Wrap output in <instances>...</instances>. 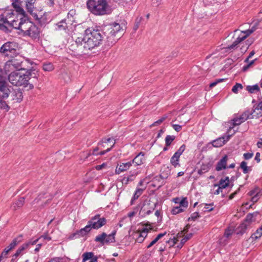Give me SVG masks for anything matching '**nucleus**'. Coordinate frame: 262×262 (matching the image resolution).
<instances>
[{"label":"nucleus","mask_w":262,"mask_h":262,"mask_svg":"<svg viewBox=\"0 0 262 262\" xmlns=\"http://www.w3.org/2000/svg\"><path fill=\"white\" fill-rule=\"evenodd\" d=\"M25 71V73L12 72L9 75L8 80L14 85L23 86L27 90H32L38 82V71L33 67Z\"/></svg>","instance_id":"obj_1"},{"label":"nucleus","mask_w":262,"mask_h":262,"mask_svg":"<svg viewBox=\"0 0 262 262\" xmlns=\"http://www.w3.org/2000/svg\"><path fill=\"white\" fill-rule=\"evenodd\" d=\"M105 36L103 30L88 28L84 31L83 37H78L75 43L77 47L86 52L102 43Z\"/></svg>","instance_id":"obj_2"},{"label":"nucleus","mask_w":262,"mask_h":262,"mask_svg":"<svg viewBox=\"0 0 262 262\" xmlns=\"http://www.w3.org/2000/svg\"><path fill=\"white\" fill-rule=\"evenodd\" d=\"M103 31L108 46H112L121 37L124 29L119 24L115 22L105 26Z\"/></svg>","instance_id":"obj_3"},{"label":"nucleus","mask_w":262,"mask_h":262,"mask_svg":"<svg viewBox=\"0 0 262 262\" xmlns=\"http://www.w3.org/2000/svg\"><path fill=\"white\" fill-rule=\"evenodd\" d=\"M17 29L24 36H28L33 40L39 39L40 37V29L28 19H21Z\"/></svg>","instance_id":"obj_4"},{"label":"nucleus","mask_w":262,"mask_h":262,"mask_svg":"<svg viewBox=\"0 0 262 262\" xmlns=\"http://www.w3.org/2000/svg\"><path fill=\"white\" fill-rule=\"evenodd\" d=\"M86 6L89 11L97 16L107 14L109 5L106 0H88Z\"/></svg>","instance_id":"obj_5"},{"label":"nucleus","mask_w":262,"mask_h":262,"mask_svg":"<svg viewBox=\"0 0 262 262\" xmlns=\"http://www.w3.org/2000/svg\"><path fill=\"white\" fill-rule=\"evenodd\" d=\"M11 86L5 80H0V109L9 110L10 107L5 101L10 95Z\"/></svg>","instance_id":"obj_6"},{"label":"nucleus","mask_w":262,"mask_h":262,"mask_svg":"<svg viewBox=\"0 0 262 262\" xmlns=\"http://www.w3.org/2000/svg\"><path fill=\"white\" fill-rule=\"evenodd\" d=\"M116 230H114L110 234H107L105 232L102 233L96 236L95 241L96 242H99L101 245L105 244L108 245L111 243L115 242V235L116 234Z\"/></svg>","instance_id":"obj_7"},{"label":"nucleus","mask_w":262,"mask_h":262,"mask_svg":"<svg viewBox=\"0 0 262 262\" xmlns=\"http://www.w3.org/2000/svg\"><path fill=\"white\" fill-rule=\"evenodd\" d=\"M17 45L14 42L8 41L5 43L0 48V52L6 55L14 54L16 51Z\"/></svg>","instance_id":"obj_8"},{"label":"nucleus","mask_w":262,"mask_h":262,"mask_svg":"<svg viewBox=\"0 0 262 262\" xmlns=\"http://www.w3.org/2000/svg\"><path fill=\"white\" fill-rule=\"evenodd\" d=\"M89 222L93 229H98L106 224V220L104 217H100V214H96Z\"/></svg>","instance_id":"obj_9"},{"label":"nucleus","mask_w":262,"mask_h":262,"mask_svg":"<svg viewBox=\"0 0 262 262\" xmlns=\"http://www.w3.org/2000/svg\"><path fill=\"white\" fill-rule=\"evenodd\" d=\"M231 136V135H229L226 136H222L221 137L218 138L217 139L208 143L207 146L210 148H211L212 147H220L223 146L227 141H228Z\"/></svg>","instance_id":"obj_10"},{"label":"nucleus","mask_w":262,"mask_h":262,"mask_svg":"<svg viewBox=\"0 0 262 262\" xmlns=\"http://www.w3.org/2000/svg\"><path fill=\"white\" fill-rule=\"evenodd\" d=\"M115 143H116V142H115V140L114 142L113 143V144L112 145H111V146L110 147L107 148L106 150H102L100 152H98V151L100 149L101 146H99L98 147H96L95 148H94L93 149L92 151L91 150H89V151H88L85 154V159L88 158L90 156H91L92 155H94V156L101 155V156H102V155H105L107 152H108L110 151H111V150L112 149V148L114 146Z\"/></svg>","instance_id":"obj_11"},{"label":"nucleus","mask_w":262,"mask_h":262,"mask_svg":"<svg viewBox=\"0 0 262 262\" xmlns=\"http://www.w3.org/2000/svg\"><path fill=\"white\" fill-rule=\"evenodd\" d=\"M12 26V24L10 23L4 15H0V30L8 33L11 31L9 27L11 28Z\"/></svg>","instance_id":"obj_12"},{"label":"nucleus","mask_w":262,"mask_h":262,"mask_svg":"<svg viewBox=\"0 0 262 262\" xmlns=\"http://www.w3.org/2000/svg\"><path fill=\"white\" fill-rule=\"evenodd\" d=\"M11 97L12 99L16 102H20L23 99V94L22 90L19 89H12V91H11Z\"/></svg>","instance_id":"obj_13"},{"label":"nucleus","mask_w":262,"mask_h":262,"mask_svg":"<svg viewBox=\"0 0 262 262\" xmlns=\"http://www.w3.org/2000/svg\"><path fill=\"white\" fill-rule=\"evenodd\" d=\"M145 153L141 151L130 161L132 165L135 164V166H140L145 162Z\"/></svg>","instance_id":"obj_14"},{"label":"nucleus","mask_w":262,"mask_h":262,"mask_svg":"<svg viewBox=\"0 0 262 262\" xmlns=\"http://www.w3.org/2000/svg\"><path fill=\"white\" fill-rule=\"evenodd\" d=\"M14 68L16 69V72L18 71H24L27 70L25 68L24 64L26 62L21 61L20 59L14 58L11 60H9Z\"/></svg>","instance_id":"obj_15"},{"label":"nucleus","mask_w":262,"mask_h":262,"mask_svg":"<svg viewBox=\"0 0 262 262\" xmlns=\"http://www.w3.org/2000/svg\"><path fill=\"white\" fill-rule=\"evenodd\" d=\"M132 165L131 161L126 163H122L118 164L115 169V173L119 174L122 172H124L129 169Z\"/></svg>","instance_id":"obj_16"},{"label":"nucleus","mask_w":262,"mask_h":262,"mask_svg":"<svg viewBox=\"0 0 262 262\" xmlns=\"http://www.w3.org/2000/svg\"><path fill=\"white\" fill-rule=\"evenodd\" d=\"M228 156L225 155L217 163L215 167L216 171H221L227 168Z\"/></svg>","instance_id":"obj_17"},{"label":"nucleus","mask_w":262,"mask_h":262,"mask_svg":"<svg viewBox=\"0 0 262 262\" xmlns=\"http://www.w3.org/2000/svg\"><path fill=\"white\" fill-rule=\"evenodd\" d=\"M138 174V172L137 171H129V174L127 177H124L122 179V183L123 184H125L127 185L129 182L133 181L136 177Z\"/></svg>","instance_id":"obj_18"},{"label":"nucleus","mask_w":262,"mask_h":262,"mask_svg":"<svg viewBox=\"0 0 262 262\" xmlns=\"http://www.w3.org/2000/svg\"><path fill=\"white\" fill-rule=\"evenodd\" d=\"M25 197H20L17 201L13 203L11 205V208L13 210H16L21 208L25 204Z\"/></svg>","instance_id":"obj_19"},{"label":"nucleus","mask_w":262,"mask_h":262,"mask_svg":"<svg viewBox=\"0 0 262 262\" xmlns=\"http://www.w3.org/2000/svg\"><path fill=\"white\" fill-rule=\"evenodd\" d=\"M56 30L57 31H66L68 29V23H67V19H62L59 22L56 24Z\"/></svg>","instance_id":"obj_20"},{"label":"nucleus","mask_w":262,"mask_h":262,"mask_svg":"<svg viewBox=\"0 0 262 262\" xmlns=\"http://www.w3.org/2000/svg\"><path fill=\"white\" fill-rule=\"evenodd\" d=\"M246 121V118H244L241 116V115L239 117L234 118L231 121L232 122V126H230L228 129V132L233 128L234 126L239 125L242 123Z\"/></svg>","instance_id":"obj_21"},{"label":"nucleus","mask_w":262,"mask_h":262,"mask_svg":"<svg viewBox=\"0 0 262 262\" xmlns=\"http://www.w3.org/2000/svg\"><path fill=\"white\" fill-rule=\"evenodd\" d=\"M47 194V193H40L38 196L34 199V200L32 202V204H34L35 203H38L40 201H41L42 199L47 198L48 197V199H47V202L50 201L52 200L53 196L50 194H49L48 196L46 195Z\"/></svg>","instance_id":"obj_22"},{"label":"nucleus","mask_w":262,"mask_h":262,"mask_svg":"<svg viewBox=\"0 0 262 262\" xmlns=\"http://www.w3.org/2000/svg\"><path fill=\"white\" fill-rule=\"evenodd\" d=\"M246 38L244 35H240L236 39V40L230 46L227 48V49L231 50L237 47V46L243 40L245 39Z\"/></svg>","instance_id":"obj_23"},{"label":"nucleus","mask_w":262,"mask_h":262,"mask_svg":"<svg viewBox=\"0 0 262 262\" xmlns=\"http://www.w3.org/2000/svg\"><path fill=\"white\" fill-rule=\"evenodd\" d=\"M85 236V234L83 232L82 230L80 229V230H76L75 232L72 233L69 237V239H73L75 238H78L81 237H84Z\"/></svg>","instance_id":"obj_24"},{"label":"nucleus","mask_w":262,"mask_h":262,"mask_svg":"<svg viewBox=\"0 0 262 262\" xmlns=\"http://www.w3.org/2000/svg\"><path fill=\"white\" fill-rule=\"evenodd\" d=\"M4 69L8 76L9 74L12 72H16V69L14 68L10 60L6 62L4 66Z\"/></svg>","instance_id":"obj_25"},{"label":"nucleus","mask_w":262,"mask_h":262,"mask_svg":"<svg viewBox=\"0 0 262 262\" xmlns=\"http://www.w3.org/2000/svg\"><path fill=\"white\" fill-rule=\"evenodd\" d=\"M180 157L177 155H173L171 158H170V164L174 167L176 168L177 167L180 166Z\"/></svg>","instance_id":"obj_26"},{"label":"nucleus","mask_w":262,"mask_h":262,"mask_svg":"<svg viewBox=\"0 0 262 262\" xmlns=\"http://www.w3.org/2000/svg\"><path fill=\"white\" fill-rule=\"evenodd\" d=\"M251 114H252V118H258L262 116V111L259 110L256 108L255 105L252 110L250 111Z\"/></svg>","instance_id":"obj_27"},{"label":"nucleus","mask_w":262,"mask_h":262,"mask_svg":"<svg viewBox=\"0 0 262 262\" xmlns=\"http://www.w3.org/2000/svg\"><path fill=\"white\" fill-rule=\"evenodd\" d=\"M144 189L137 188L132 198L130 204L133 205L134 201L139 198V197L142 194Z\"/></svg>","instance_id":"obj_28"},{"label":"nucleus","mask_w":262,"mask_h":262,"mask_svg":"<svg viewBox=\"0 0 262 262\" xmlns=\"http://www.w3.org/2000/svg\"><path fill=\"white\" fill-rule=\"evenodd\" d=\"M248 226V224L243 222L238 227L237 229V234L241 235L243 234L244 233H245Z\"/></svg>","instance_id":"obj_29"},{"label":"nucleus","mask_w":262,"mask_h":262,"mask_svg":"<svg viewBox=\"0 0 262 262\" xmlns=\"http://www.w3.org/2000/svg\"><path fill=\"white\" fill-rule=\"evenodd\" d=\"M257 214V212L247 214L244 222L249 225L253 221V217L256 216Z\"/></svg>","instance_id":"obj_30"},{"label":"nucleus","mask_w":262,"mask_h":262,"mask_svg":"<svg viewBox=\"0 0 262 262\" xmlns=\"http://www.w3.org/2000/svg\"><path fill=\"white\" fill-rule=\"evenodd\" d=\"M262 235V225L260 227L258 228L256 231L253 233L250 237V238L252 239V241H255L256 239L260 238Z\"/></svg>","instance_id":"obj_31"},{"label":"nucleus","mask_w":262,"mask_h":262,"mask_svg":"<svg viewBox=\"0 0 262 262\" xmlns=\"http://www.w3.org/2000/svg\"><path fill=\"white\" fill-rule=\"evenodd\" d=\"M246 89L250 94L260 91V89L257 84L253 85H247Z\"/></svg>","instance_id":"obj_32"},{"label":"nucleus","mask_w":262,"mask_h":262,"mask_svg":"<svg viewBox=\"0 0 262 262\" xmlns=\"http://www.w3.org/2000/svg\"><path fill=\"white\" fill-rule=\"evenodd\" d=\"M22 235H19V236L14 238L12 242L10 244L8 247L12 250L15 248V247L21 241Z\"/></svg>","instance_id":"obj_33"},{"label":"nucleus","mask_w":262,"mask_h":262,"mask_svg":"<svg viewBox=\"0 0 262 262\" xmlns=\"http://www.w3.org/2000/svg\"><path fill=\"white\" fill-rule=\"evenodd\" d=\"M193 236V234L192 233H190L188 234H187L186 236H185V237L184 238H183L180 244H179V245L177 246V247L181 249L183 246L185 244V243L188 241L189 239H190Z\"/></svg>","instance_id":"obj_34"},{"label":"nucleus","mask_w":262,"mask_h":262,"mask_svg":"<svg viewBox=\"0 0 262 262\" xmlns=\"http://www.w3.org/2000/svg\"><path fill=\"white\" fill-rule=\"evenodd\" d=\"M28 247V244H24L16 250V252L14 254L15 258L17 257L21 253V252L27 249Z\"/></svg>","instance_id":"obj_35"},{"label":"nucleus","mask_w":262,"mask_h":262,"mask_svg":"<svg viewBox=\"0 0 262 262\" xmlns=\"http://www.w3.org/2000/svg\"><path fill=\"white\" fill-rule=\"evenodd\" d=\"M153 182L155 183V184H153V186H156L158 185V188L161 187L165 184V182L161 179L157 178V176L154 178Z\"/></svg>","instance_id":"obj_36"},{"label":"nucleus","mask_w":262,"mask_h":262,"mask_svg":"<svg viewBox=\"0 0 262 262\" xmlns=\"http://www.w3.org/2000/svg\"><path fill=\"white\" fill-rule=\"evenodd\" d=\"M151 228L147 229V228H143L141 230H138L136 231L138 234L140 235V236H142L144 238H145V237L147 236L148 232L150 230H151Z\"/></svg>","instance_id":"obj_37"},{"label":"nucleus","mask_w":262,"mask_h":262,"mask_svg":"<svg viewBox=\"0 0 262 262\" xmlns=\"http://www.w3.org/2000/svg\"><path fill=\"white\" fill-rule=\"evenodd\" d=\"M94 256V253L92 252H84L82 255V262H85L88 260H90L91 258H92V256Z\"/></svg>","instance_id":"obj_38"},{"label":"nucleus","mask_w":262,"mask_h":262,"mask_svg":"<svg viewBox=\"0 0 262 262\" xmlns=\"http://www.w3.org/2000/svg\"><path fill=\"white\" fill-rule=\"evenodd\" d=\"M175 138L176 137L173 135H167L165 138L166 146H170Z\"/></svg>","instance_id":"obj_39"},{"label":"nucleus","mask_w":262,"mask_h":262,"mask_svg":"<svg viewBox=\"0 0 262 262\" xmlns=\"http://www.w3.org/2000/svg\"><path fill=\"white\" fill-rule=\"evenodd\" d=\"M229 185V183L225 182L223 181V179H221L220 180L219 184H214L213 185L214 187L220 186L223 189L228 187Z\"/></svg>","instance_id":"obj_40"},{"label":"nucleus","mask_w":262,"mask_h":262,"mask_svg":"<svg viewBox=\"0 0 262 262\" xmlns=\"http://www.w3.org/2000/svg\"><path fill=\"white\" fill-rule=\"evenodd\" d=\"M43 70L45 71L50 72L53 70L54 66L51 62L45 63L43 64Z\"/></svg>","instance_id":"obj_41"},{"label":"nucleus","mask_w":262,"mask_h":262,"mask_svg":"<svg viewBox=\"0 0 262 262\" xmlns=\"http://www.w3.org/2000/svg\"><path fill=\"white\" fill-rule=\"evenodd\" d=\"M247 163L245 161H242L240 164V167L243 169V171L244 173H247L249 170H251V168L248 167L247 165Z\"/></svg>","instance_id":"obj_42"},{"label":"nucleus","mask_w":262,"mask_h":262,"mask_svg":"<svg viewBox=\"0 0 262 262\" xmlns=\"http://www.w3.org/2000/svg\"><path fill=\"white\" fill-rule=\"evenodd\" d=\"M179 204H180L179 207H181V208H184V209L187 208L188 205V202L187 198H183L180 201V202H179Z\"/></svg>","instance_id":"obj_43"},{"label":"nucleus","mask_w":262,"mask_h":262,"mask_svg":"<svg viewBox=\"0 0 262 262\" xmlns=\"http://www.w3.org/2000/svg\"><path fill=\"white\" fill-rule=\"evenodd\" d=\"M92 229H93V228L92 227L91 225H90V223L89 221L88 223V225L85 226L84 228H81L85 235H86L89 233H90Z\"/></svg>","instance_id":"obj_44"},{"label":"nucleus","mask_w":262,"mask_h":262,"mask_svg":"<svg viewBox=\"0 0 262 262\" xmlns=\"http://www.w3.org/2000/svg\"><path fill=\"white\" fill-rule=\"evenodd\" d=\"M184 210L185 209L184 208H182L179 206H177L172 208L171 212L172 214H177L183 212Z\"/></svg>","instance_id":"obj_45"},{"label":"nucleus","mask_w":262,"mask_h":262,"mask_svg":"<svg viewBox=\"0 0 262 262\" xmlns=\"http://www.w3.org/2000/svg\"><path fill=\"white\" fill-rule=\"evenodd\" d=\"M167 116L166 115H164V116H162L161 118H160L157 121L154 122L150 125V126L152 127V126H158V125L162 123L167 118Z\"/></svg>","instance_id":"obj_46"},{"label":"nucleus","mask_w":262,"mask_h":262,"mask_svg":"<svg viewBox=\"0 0 262 262\" xmlns=\"http://www.w3.org/2000/svg\"><path fill=\"white\" fill-rule=\"evenodd\" d=\"M251 115L252 114H251L250 110L248 109L244 111L241 115V116L244 118H246L247 120L249 119H252Z\"/></svg>","instance_id":"obj_47"},{"label":"nucleus","mask_w":262,"mask_h":262,"mask_svg":"<svg viewBox=\"0 0 262 262\" xmlns=\"http://www.w3.org/2000/svg\"><path fill=\"white\" fill-rule=\"evenodd\" d=\"M12 5L15 8L17 11V12H19L20 14H21L23 15H24L25 13V12L24 10L20 6L17 5V4H16V2H13Z\"/></svg>","instance_id":"obj_48"},{"label":"nucleus","mask_w":262,"mask_h":262,"mask_svg":"<svg viewBox=\"0 0 262 262\" xmlns=\"http://www.w3.org/2000/svg\"><path fill=\"white\" fill-rule=\"evenodd\" d=\"M243 86L242 84L236 83L232 88V91L235 94H237L238 91V89L242 90Z\"/></svg>","instance_id":"obj_49"},{"label":"nucleus","mask_w":262,"mask_h":262,"mask_svg":"<svg viewBox=\"0 0 262 262\" xmlns=\"http://www.w3.org/2000/svg\"><path fill=\"white\" fill-rule=\"evenodd\" d=\"M185 149H186V145H185V144H183L180 147V148L178 149V150L174 154L177 155V156L180 157L181 155L185 151Z\"/></svg>","instance_id":"obj_50"},{"label":"nucleus","mask_w":262,"mask_h":262,"mask_svg":"<svg viewBox=\"0 0 262 262\" xmlns=\"http://www.w3.org/2000/svg\"><path fill=\"white\" fill-rule=\"evenodd\" d=\"M152 212V211L150 210L145 211V209L144 208V205L141 208V210L140 211V214H141L143 216H145L146 215L150 214Z\"/></svg>","instance_id":"obj_51"},{"label":"nucleus","mask_w":262,"mask_h":262,"mask_svg":"<svg viewBox=\"0 0 262 262\" xmlns=\"http://www.w3.org/2000/svg\"><path fill=\"white\" fill-rule=\"evenodd\" d=\"M113 139L111 138H108L107 139H102V140L98 143V146H102L103 147H105L104 144L107 143L112 141Z\"/></svg>","instance_id":"obj_52"},{"label":"nucleus","mask_w":262,"mask_h":262,"mask_svg":"<svg viewBox=\"0 0 262 262\" xmlns=\"http://www.w3.org/2000/svg\"><path fill=\"white\" fill-rule=\"evenodd\" d=\"M8 76L7 75V73H6L5 69L4 70L0 69V80H5L6 77Z\"/></svg>","instance_id":"obj_53"},{"label":"nucleus","mask_w":262,"mask_h":262,"mask_svg":"<svg viewBox=\"0 0 262 262\" xmlns=\"http://www.w3.org/2000/svg\"><path fill=\"white\" fill-rule=\"evenodd\" d=\"M210 165L209 163L206 164H202L201 166V170H203L204 172H207L210 169Z\"/></svg>","instance_id":"obj_54"},{"label":"nucleus","mask_w":262,"mask_h":262,"mask_svg":"<svg viewBox=\"0 0 262 262\" xmlns=\"http://www.w3.org/2000/svg\"><path fill=\"white\" fill-rule=\"evenodd\" d=\"M225 80H226V79L222 78V79H215L213 82L210 83L209 86L210 88H212V87L215 86L219 83L223 82V81H225Z\"/></svg>","instance_id":"obj_55"},{"label":"nucleus","mask_w":262,"mask_h":262,"mask_svg":"<svg viewBox=\"0 0 262 262\" xmlns=\"http://www.w3.org/2000/svg\"><path fill=\"white\" fill-rule=\"evenodd\" d=\"M142 19V17H138L136 18L135 24L134 26V30L135 31H136L139 28L140 23Z\"/></svg>","instance_id":"obj_56"},{"label":"nucleus","mask_w":262,"mask_h":262,"mask_svg":"<svg viewBox=\"0 0 262 262\" xmlns=\"http://www.w3.org/2000/svg\"><path fill=\"white\" fill-rule=\"evenodd\" d=\"M34 4H31L29 3H26V9L28 13L30 14L32 13L33 12L34 9Z\"/></svg>","instance_id":"obj_57"},{"label":"nucleus","mask_w":262,"mask_h":262,"mask_svg":"<svg viewBox=\"0 0 262 262\" xmlns=\"http://www.w3.org/2000/svg\"><path fill=\"white\" fill-rule=\"evenodd\" d=\"M200 217V215H199V213L198 212H195L194 213H193L191 215V216L189 217L188 219V221H189L190 220H192V221H194L196 218Z\"/></svg>","instance_id":"obj_58"},{"label":"nucleus","mask_w":262,"mask_h":262,"mask_svg":"<svg viewBox=\"0 0 262 262\" xmlns=\"http://www.w3.org/2000/svg\"><path fill=\"white\" fill-rule=\"evenodd\" d=\"M254 29H248L245 31H243L242 32V33L244 34V36L247 38L248 36H249L251 34H252L254 32Z\"/></svg>","instance_id":"obj_59"},{"label":"nucleus","mask_w":262,"mask_h":262,"mask_svg":"<svg viewBox=\"0 0 262 262\" xmlns=\"http://www.w3.org/2000/svg\"><path fill=\"white\" fill-rule=\"evenodd\" d=\"M135 235H136L137 236V238L136 239V242L139 243H142L145 239L143 237H142V236H140V235L138 234V233H137L136 232H135Z\"/></svg>","instance_id":"obj_60"},{"label":"nucleus","mask_w":262,"mask_h":262,"mask_svg":"<svg viewBox=\"0 0 262 262\" xmlns=\"http://www.w3.org/2000/svg\"><path fill=\"white\" fill-rule=\"evenodd\" d=\"M253 154L252 152H246L243 155L244 158L246 160L251 159L253 157Z\"/></svg>","instance_id":"obj_61"},{"label":"nucleus","mask_w":262,"mask_h":262,"mask_svg":"<svg viewBox=\"0 0 262 262\" xmlns=\"http://www.w3.org/2000/svg\"><path fill=\"white\" fill-rule=\"evenodd\" d=\"M203 2L207 6L215 3L217 0H203Z\"/></svg>","instance_id":"obj_62"},{"label":"nucleus","mask_w":262,"mask_h":262,"mask_svg":"<svg viewBox=\"0 0 262 262\" xmlns=\"http://www.w3.org/2000/svg\"><path fill=\"white\" fill-rule=\"evenodd\" d=\"M172 127L173 129L177 132H180L182 129V126L178 124H173Z\"/></svg>","instance_id":"obj_63"},{"label":"nucleus","mask_w":262,"mask_h":262,"mask_svg":"<svg viewBox=\"0 0 262 262\" xmlns=\"http://www.w3.org/2000/svg\"><path fill=\"white\" fill-rule=\"evenodd\" d=\"M258 190V188H255L254 189H253V190H250L249 192H248V195L249 196H253L254 195H255V194L257 192V191Z\"/></svg>","instance_id":"obj_64"}]
</instances>
